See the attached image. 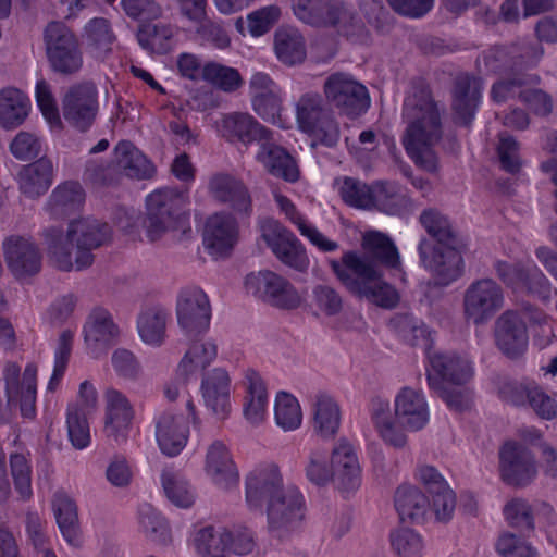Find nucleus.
Here are the masks:
<instances>
[{"label":"nucleus","instance_id":"obj_11","mask_svg":"<svg viewBox=\"0 0 557 557\" xmlns=\"http://www.w3.org/2000/svg\"><path fill=\"white\" fill-rule=\"evenodd\" d=\"M47 57L59 73L72 74L81 70L83 54L74 33L63 23L52 22L45 30Z\"/></svg>","mask_w":557,"mask_h":557},{"label":"nucleus","instance_id":"obj_62","mask_svg":"<svg viewBox=\"0 0 557 557\" xmlns=\"http://www.w3.org/2000/svg\"><path fill=\"white\" fill-rule=\"evenodd\" d=\"M304 469L307 480L317 486H324L335 479L323 455L318 450L309 454Z\"/></svg>","mask_w":557,"mask_h":557},{"label":"nucleus","instance_id":"obj_16","mask_svg":"<svg viewBox=\"0 0 557 557\" xmlns=\"http://www.w3.org/2000/svg\"><path fill=\"white\" fill-rule=\"evenodd\" d=\"M200 396L206 410L218 420H225L232 412V377L222 367L203 373Z\"/></svg>","mask_w":557,"mask_h":557},{"label":"nucleus","instance_id":"obj_1","mask_svg":"<svg viewBox=\"0 0 557 557\" xmlns=\"http://www.w3.org/2000/svg\"><path fill=\"white\" fill-rule=\"evenodd\" d=\"M403 119L407 123L403 145L408 156L422 170L435 173L438 158L434 146L441 140L443 128L441 110L428 86H412L404 101Z\"/></svg>","mask_w":557,"mask_h":557},{"label":"nucleus","instance_id":"obj_47","mask_svg":"<svg viewBox=\"0 0 557 557\" xmlns=\"http://www.w3.org/2000/svg\"><path fill=\"white\" fill-rule=\"evenodd\" d=\"M161 482L166 498L173 505L188 508L195 503V490L181 472L166 469L162 472Z\"/></svg>","mask_w":557,"mask_h":557},{"label":"nucleus","instance_id":"obj_51","mask_svg":"<svg viewBox=\"0 0 557 557\" xmlns=\"http://www.w3.org/2000/svg\"><path fill=\"white\" fill-rule=\"evenodd\" d=\"M537 81L536 75L509 73L508 77L499 79L493 85L492 98L496 102H505L516 97L522 100V94L527 86Z\"/></svg>","mask_w":557,"mask_h":557},{"label":"nucleus","instance_id":"obj_3","mask_svg":"<svg viewBox=\"0 0 557 557\" xmlns=\"http://www.w3.org/2000/svg\"><path fill=\"white\" fill-rule=\"evenodd\" d=\"M110 228L96 219L85 216L69 223L65 235L54 230L46 232L48 252L62 271L82 270L94 261L91 250L110 239Z\"/></svg>","mask_w":557,"mask_h":557},{"label":"nucleus","instance_id":"obj_60","mask_svg":"<svg viewBox=\"0 0 557 557\" xmlns=\"http://www.w3.org/2000/svg\"><path fill=\"white\" fill-rule=\"evenodd\" d=\"M504 515L511 527L529 532L534 530L532 507L527 500L511 499L504 507Z\"/></svg>","mask_w":557,"mask_h":557},{"label":"nucleus","instance_id":"obj_54","mask_svg":"<svg viewBox=\"0 0 557 557\" xmlns=\"http://www.w3.org/2000/svg\"><path fill=\"white\" fill-rule=\"evenodd\" d=\"M512 73L524 74L528 69L534 67L544 54L540 42L523 40L509 46Z\"/></svg>","mask_w":557,"mask_h":557},{"label":"nucleus","instance_id":"obj_20","mask_svg":"<svg viewBox=\"0 0 557 557\" xmlns=\"http://www.w3.org/2000/svg\"><path fill=\"white\" fill-rule=\"evenodd\" d=\"M202 242L205 249L213 259L225 258L238 242L236 220L224 212L209 215L203 226Z\"/></svg>","mask_w":557,"mask_h":557},{"label":"nucleus","instance_id":"obj_10","mask_svg":"<svg viewBox=\"0 0 557 557\" xmlns=\"http://www.w3.org/2000/svg\"><path fill=\"white\" fill-rule=\"evenodd\" d=\"M252 110L258 116L281 128H289L290 119L284 112V95L280 86L263 72H256L249 81Z\"/></svg>","mask_w":557,"mask_h":557},{"label":"nucleus","instance_id":"obj_28","mask_svg":"<svg viewBox=\"0 0 557 557\" xmlns=\"http://www.w3.org/2000/svg\"><path fill=\"white\" fill-rule=\"evenodd\" d=\"M209 196L220 203L228 205L236 212L249 213L251 199L242 181L233 175L216 173L207 184Z\"/></svg>","mask_w":557,"mask_h":557},{"label":"nucleus","instance_id":"obj_22","mask_svg":"<svg viewBox=\"0 0 557 557\" xmlns=\"http://www.w3.org/2000/svg\"><path fill=\"white\" fill-rule=\"evenodd\" d=\"M3 375L9 404L20 403L22 416L25 418H34L36 412L37 367L33 363L27 364L21 382L18 381L20 367L15 363H8L4 368Z\"/></svg>","mask_w":557,"mask_h":557},{"label":"nucleus","instance_id":"obj_37","mask_svg":"<svg viewBox=\"0 0 557 557\" xmlns=\"http://www.w3.org/2000/svg\"><path fill=\"white\" fill-rule=\"evenodd\" d=\"M169 312L159 306L148 307L140 311L136 329L140 341L150 347L158 348L165 343Z\"/></svg>","mask_w":557,"mask_h":557},{"label":"nucleus","instance_id":"obj_64","mask_svg":"<svg viewBox=\"0 0 557 557\" xmlns=\"http://www.w3.org/2000/svg\"><path fill=\"white\" fill-rule=\"evenodd\" d=\"M324 92L329 103L339 110H346L348 103V76L334 74L325 82Z\"/></svg>","mask_w":557,"mask_h":557},{"label":"nucleus","instance_id":"obj_8","mask_svg":"<svg viewBox=\"0 0 557 557\" xmlns=\"http://www.w3.org/2000/svg\"><path fill=\"white\" fill-rule=\"evenodd\" d=\"M505 302L502 286L492 278L472 282L462 296V314L467 323L483 325L487 323Z\"/></svg>","mask_w":557,"mask_h":557},{"label":"nucleus","instance_id":"obj_61","mask_svg":"<svg viewBox=\"0 0 557 557\" xmlns=\"http://www.w3.org/2000/svg\"><path fill=\"white\" fill-rule=\"evenodd\" d=\"M376 197V206L388 214H399L408 205V199L401 194L400 188L391 183H382L379 185Z\"/></svg>","mask_w":557,"mask_h":557},{"label":"nucleus","instance_id":"obj_38","mask_svg":"<svg viewBox=\"0 0 557 557\" xmlns=\"http://www.w3.org/2000/svg\"><path fill=\"white\" fill-rule=\"evenodd\" d=\"M216 356L218 347L212 339L194 342L178 362L176 374L183 380H189L209 367Z\"/></svg>","mask_w":557,"mask_h":557},{"label":"nucleus","instance_id":"obj_24","mask_svg":"<svg viewBox=\"0 0 557 557\" xmlns=\"http://www.w3.org/2000/svg\"><path fill=\"white\" fill-rule=\"evenodd\" d=\"M362 256L358 258L381 270L401 271V258L398 248L389 235L369 230L361 233Z\"/></svg>","mask_w":557,"mask_h":557},{"label":"nucleus","instance_id":"obj_30","mask_svg":"<svg viewBox=\"0 0 557 557\" xmlns=\"http://www.w3.org/2000/svg\"><path fill=\"white\" fill-rule=\"evenodd\" d=\"M497 347L509 357L521 355L528 346L527 326L513 311L504 312L495 322Z\"/></svg>","mask_w":557,"mask_h":557},{"label":"nucleus","instance_id":"obj_6","mask_svg":"<svg viewBox=\"0 0 557 557\" xmlns=\"http://www.w3.org/2000/svg\"><path fill=\"white\" fill-rule=\"evenodd\" d=\"M350 293L354 295L384 309L398 305L399 293L383 280L382 270L360 260L354 252H350Z\"/></svg>","mask_w":557,"mask_h":557},{"label":"nucleus","instance_id":"obj_53","mask_svg":"<svg viewBox=\"0 0 557 557\" xmlns=\"http://www.w3.org/2000/svg\"><path fill=\"white\" fill-rule=\"evenodd\" d=\"M74 336L75 330L66 329L63 330L58 337L54 349L53 371L47 385V391L49 392H54L58 388L65 373Z\"/></svg>","mask_w":557,"mask_h":557},{"label":"nucleus","instance_id":"obj_41","mask_svg":"<svg viewBox=\"0 0 557 557\" xmlns=\"http://www.w3.org/2000/svg\"><path fill=\"white\" fill-rule=\"evenodd\" d=\"M274 422L284 432H293L302 425L304 412L298 398L287 392L278 391L273 401Z\"/></svg>","mask_w":557,"mask_h":557},{"label":"nucleus","instance_id":"obj_52","mask_svg":"<svg viewBox=\"0 0 557 557\" xmlns=\"http://www.w3.org/2000/svg\"><path fill=\"white\" fill-rule=\"evenodd\" d=\"M85 201L82 186L76 182L60 185L51 195L49 206L51 213H64L79 208Z\"/></svg>","mask_w":557,"mask_h":557},{"label":"nucleus","instance_id":"obj_50","mask_svg":"<svg viewBox=\"0 0 557 557\" xmlns=\"http://www.w3.org/2000/svg\"><path fill=\"white\" fill-rule=\"evenodd\" d=\"M389 329L410 346H417L420 343H426V330L421 320L411 313H396L389 322Z\"/></svg>","mask_w":557,"mask_h":557},{"label":"nucleus","instance_id":"obj_42","mask_svg":"<svg viewBox=\"0 0 557 557\" xmlns=\"http://www.w3.org/2000/svg\"><path fill=\"white\" fill-rule=\"evenodd\" d=\"M115 163L129 177L148 178L154 173L153 164L128 141H121L116 146Z\"/></svg>","mask_w":557,"mask_h":557},{"label":"nucleus","instance_id":"obj_4","mask_svg":"<svg viewBox=\"0 0 557 557\" xmlns=\"http://www.w3.org/2000/svg\"><path fill=\"white\" fill-rule=\"evenodd\" d=\"M186 193L171 188L157 189L146 198V236L156 242L166 233L187 234L191 231L188 216L180 211L186 206Z\"/></svg>","mask_w":557,"mask_h":557},{"label":"nucleus","instance_id":"obj_49","mask_svg":"<svg viewBox=\"0 0 557 557\" xmlns=\"http://www.w3.org/2000/svg\"><path fill=\"white\" fill-rule=\"evenodd\" d=\"M280 16L281 10L278 7L267 5L249 13L246 20L243 17L237 18L235 26L242 35H245V24H247L248 34L252 37H260L273 27Z\"/></svg>","mask_w":557,"mask_h":557},{"label":"nucleus","instance_id":"obj_13","mask_svg":"<svg viewBox=\"0 0 557 557\" xmlns=\"http://www.w3.org/2000/svg\"><path fill=\"white\" fill-rule=\"evenodd\" d=\"M298 128L313 136L326 146H333L338 139V126L323 110L318 94H305L295 104Z\"/></svg>","mask_w":557,"mask_h":557},{"label":"nucleus","instance_id":"obj_34","mask_svg":"<svg viewBox=\"0 0 557 557\" xmlns=\"http://www.w3.org/2000/svg\"><path fill=\"white\" fill-rule=\"evenodd\" d=\"M342 420L341 407L333 396L325 393L315 395L311 405V424L318 436L324 440L335 437Z\"/></svg>","mask_w":557,"mask_h":557},{"label":"nucleus","instance_id":"obj_17","mask_svg":"<svg viewBox=\"0 0 557 557\" xmlns=\"http://www.w3.org/2000/svg\"><path fill=\"white\" fill-rule=\"evenodd\" d=\"M494 269L498 278L507 286L524 289L542 300L550 298L552 284L535 264L524 265L496 261Z\"/></svg>","mask_w":557,"mask_h":557},{"label":"nucleus","instance_id":"obj_7","mask_svg":"<svg viewBox=\"0 0 557 557\" xmlns=\"http://www.w3.org/2000/svg\"><path fill=\"white\" fill-rule=\"evenodd\" d=\"M197 420L193 399H186V411L176 412L172 409L159 411L154 417V434L160 450L170 457L180 455L189 440V424Z\"/></svg>","mask_w":557,"mask_h":557},{"label":"nucleus","instance_id":"obj_5","mask_svg":"<svg viewBox=\"0 0 557 557\" xmlns=\"http://www.w3.org/2000/svg\"><path fill=\"white\" fill-rule=\"evenodd\" d=\"M268 529L272 536L285 539L300 530L306 515L307 504L301 490L295 484H286L265 504Z\"/></svg>","mask_w":557,"mask_h":557},{"label":"nucleus","instance_id":"obj_44","mask_svg":"<svg viewBox=\"0 0 557 557\" xmlns=\"http://www.w3.org/2000/svg\"><path fill=\"white\" fill-rule=\"evenodd\" d=\"M30 109L28 97L16 88L0 91V125L12 128L26 119Z\"/></svg>","mask_w":557,"mask_h":557},{"label":"nucleus","instance_id":"obj_63","mask_svg":"<svg viewBox=\"0 0 557 557\" xmlns=\"http://www.w3.org/2000/svg\"><path fill=\"white\" fill-rule=\"evenodd\" d=\"M496 549L503 557H536L537 552L532 545L520 540L512 533H504L496 543Z\"/></svg>","mask_w":557,"mask_h":557},{"label":"nucleus","instance_id":"obj_27","mask_svg":"<svg viewBox=\"0 0 557 557\" xmlns=\"http://www.w3.org/2000/svg\"><path fill=\"white\" fill-rule=\"evenodd\" d=\"M120 329L110 312L95 308L88 314L83 326V337L88 354L98 357L109 345L120 337Z\"/></svg>","mask_w":557,"mask_h":557},{"label":"nucleus","instance_id":"obj_9","mask_svg":"<svg viewBox=\"0 0 557 557\" xmlns=\"http://www.w3.org/2000/svg\"><path fill=\"white\" fill-rule=\"evenodd\" d=\"M259 228L261 238L282 263L298 272L308 270L307 250L293 232L275 219L262 220Z\"/></svg>","mask_w":557,"mask_h":557},{"label":"nucleus","instance_id":"obj_56","mask_svg":"<svg viewBox=\"0 0 557 557\" xmlns=\"http://www.w3.org/2000/svg\"><path fill=\"white\" fill-rule=\"evenodd\" d=\"M174 29L169 25L145 26L139 29L137 38L140 46L156 53H165L172 48Z\"/></svg>","mask_w":557,"mask_h":557},{"label":"nucleus","instance_id":"obj_57","mask_svg":"<svg viewBox=\"0 0 557 557\" xmlns=\"http://www.w3.org/2000/svg\"><path fill=\"white\" fill-rule=\"evenodd\" d=\"M205 82L224 90H236L243 83L239 72L216 62L206 63V77Z\"/></svg>","mask_w":557,"mask_h":557},{"label":"nucleus","instance_id":"obj_14","mask_svg":"<svg viewBox=\"0 0 557 557\" xmlns=\"http://www.w3.org/2000/svg\"><path fill=\"white\" fill-rule=\"evenodd\" d=\"M499 473L504 483L522 488L537 475L534 455L525 446L507 442L499 450Z\"/></svg>","mask_w":557,"mask_h":557},{"label":"nucleus","instance_id":"obj_25","mask_svg":"<svg viewBox=\"0 0 557 557\" xmlns=\"http://www.w3.org/2000/svg\"><path fill=\"white\" fill-rule=\"evenodd\" d=\"M203 471L210 482L221 490L237 485L238 470L227 446L222 441H213L206 450Z\"/></svg>","mask_w":557,"mask_h":557},{"label":"nucleus","instance_id":"obj_40","mask_svg":"<svg viewBox=\"0 0 557 557\" xmlns=\"http://www.w3.org/2000/svg\"><path fill=\"white\" fill-rule=\"evenodd\" d=\"M231 539L227 530L205 527L193 533L189 545L199 557H225Z\"/></svg>","mask_w":557,"mask_h":557},{"label":"nucleus","instance_id":"obj_45","mask_svg":"<svg viewBox=\"0 0 557 557\" xmlns=\"http://www.w3.org/2000/svg\"><path fill=\"white\" fill-rule=\"evenodd\" d=\"M372 419L383 441L396 448H403L407 444L406 434L398 429L397 421L391 414L389 404L376 398L372 403Z\"/></svg>","mask_w":557,"mask_h":557},{"label":"nucleus","instance_id":"obj_21","mask_svg":"<svg viewBox=\"0 0 557 557\" xmlns=\"http://www.w3.org/2000/svg\"><path fill=\"white\" fill-rule=\"evenodd\" d=\"M2 249L7 265L15 277L25 278L39 272L41 256L30 237L11 235L4 239Z\"/></svg>","mask_w":557,"mask_h":557},{"label":"nucleus","instance_id":"obj_29","mask_svg":"<svg viewBox=\"0 0 557 557\" xmlns=\"http://www.w3.org/2000/svg\"><path fill=\"white\" fill-rule=\"evenodd\" d=\"M481 81L468 74L458 75L454 83L453 111L457 124L470 126L481 97Z\"/></svg>","mask_w":557,"mask_h":557},{"label":"nucleus","instance_id":"obj_48","mask_svg":"<svg viewBox=\"0 0 557 557\" xmlns=\"http://www.w3.org/2000/svg\"><path fill=\"white\" fill-rule=\"evenodd\" d=\"M83 38L89 53L96 59H104L111 51L114 36L104 18H94L84 28Z\"/></svg>","mask_w":557,"mask_h":557},{"label":"nucleus","instance_id":"obj_2","mask_svg":"<svg viewBox=\"0 0 557 557\" xmlns=\"http://www.w3.org/2000/svg\"><path fill=\"white\" fill-rule=\"evenodd\" d=\"M419 220L435 240L432 245L426 238L421 239L418 247L420 259L437 283L446 286L462 274L466 243L450 220L437 209L423 210Z\"/></svg>","mask_w":557,"mask_h":557},{"label":"nucleus","instance_id":"obj_15","mask_svg":"<svg viewBox=\"0 0 557 557\" xmlns=\"http://www.w3.org/2000/svg\"><path fill=\"white\" fill-rule=\"evenodd\" d=\"M286 486L280 467L272 461L253 467L245 478V500L250 510L262 511L264 504Z\"/></svg>","mask_w":557,"mask_h":557},{"label":"nucleus","instance_id":"obj_23","mask_svg":"<svg viewBox=\"0 0 557 557\" xmlns=\"http://www.w3.org/2000/svg\"><path fill=\"white\" fill-rule=\"evenodd\" d=\"M64 119L73 126L85 129L96 117L98 111L97 89L91 83L73 86L62 102Z\"/></svg>","mask_w":557,"mask_h":557},{"label":"nucleus","instance_id":"obj_18","mask_svg":"<svg viewBox=\"0 0 557 557\" xmlns=\"http://www.w3.org/2000/svg\"><path fill=\"white\" fill-rule=\"evenodd\" d=\"M176 318L186 334L207 330L211 320V306L207 294L198 287L182 289L177 297Z\"/></svg>","mask_w":557,"mask_h":557},{"label":"nucleus","instance_id":"obj_46","mask_svg":"<svg viewBox=\"0 0 557 557\" xmlns=\"http://www.w3.org/2000/svg\"><path fill=\"white\" fill-rule=\"evenodd\" d=\"M275 54L285 64H296L306 57L305 41L296 28H280L275 33Z\"/></svg>","mask_w":557,"mask_h":557},{"label":"nucleus","instance_id":"obj_26","mask_svg":"<svg viewBox=\"0 0 557 557\" xmlns=\"http://www.w3.org/2000/svg\"><path fill=\"white\" fill-rule=\"evenodd\" d=\"M242 386L244 419L250 425L262 424L269 413V393L262 375L253 369L245 370Z\"/></svg>","mask_w":557,"mask_h":557},{"label":"nucleus","instance_id":"obj_39","mask_svg":"<svg viewBox=\"0 0 557 557\" xmlns=\"http://www.w3.org/2000/svg\"><path fill=\"white\" fill-rule=\"evenodd\" d=\"M394 502L403 522L421 523L424 521L430 502L417 486L400 485L395 492Z\"/></svg>","mask_w":557,"mask_h":557},{"label":"nucleus","instance_id":"obj_35","mask_svg":"<svg viewBox=\"0 0 557 557\" xmlns=\"http://www.w3.org/2000/svg\"><path fill=\"white\" fill-rule=\"evenodd\" d=\"M256 159L271 174L287 182L294 183L299 177L295 160L285 149L271 143V133L260 140Z\"/></svg>","mask_w":557,"mask_h":557},{"label":"nucleus","instance_id":"obj_59","mask_svg":"<svg viewBox=\"0 0 557 557\" xmlns=\"http://www.w3.org/2000/svg\"><path fill=\"white\" fill-rule=\"evenodd\" d=\"M88 417L79 413L75 407L67 408V434L72 445L77 449H84L90 444Z\"/></svg>","mask_w":557,"mask_h":557},{"label":"nucleus","instance_id":"obj_58","mask_svg":"<svg viewBox=\"0 0 557 557\" xmlns=\"http://www.w3.org/2000/svg\"><path fill=\"white\" fill-rule=\"evenodd\" d=\"M36 102L41 111L46 122L52 131H58L61 127V117L59 110L51 92V88L47 82L39 79L35 88Z\"/></svg>","mask_w":557,"mask_h":557},{"label":"nucleus","instance_id":"obj_43","mask_svg":"<svg viewBox=\"0 0 557 557\" xmlns=\"http://www.w3.org/2000/svg\"><path fill=\"white\" fill-rule=\"evenodd\" d=\"M53 164L49 159L26 165L20 173V187L28 197H37L48 190L52 183Z\"/></svg>","mask_w":557,"mask_h":557},{"label":"nucleus","instance_id":"obj_55","mask_svg":"<svg viewBox=\"0 0 557 557\" xmlns=\"http://www.w3.org/2000/svg\"><path fill=\"white\" fill-rule=\"evenodd\" d=\"M392 549L399 557H422L424 543L422 536L412 529L400 528L391 532Z\"/></svg>","mask_w":557,"mask_h":557},{"label":"nucleus","instance_id":"obj_32","mask_svg":"<svg viewBox=\"0 0 557 557\" xmlns=\"http://www.w3.org/2000/svg\"><path fill=\"white\" fill-rule=\"evenodd\" d=\"M103 400L104 432L115 440L124 437L134 417L129 400L115 388H108L103 394Z\"/></svg>","mask_w":557,"mask_h":557},{"label":"nucleus","instance_id":"obj_19","mask_svg":"<svg viewBox=\"0 0 557 557\" xmlns=\"http://www.w3.org/2000/svg\"><path fill=\"white\" fill-rule=\"evenodd\" d=\"M426 380L430 389L441 391L447 384L462 385L472 376L470 363L453 352H434L429 357Z\"/></svg>","mask_w":557,"mask_h":557},{"label":"nucleus","instance_id":"obj_31","mask_svg":"<svg viewBox=\"0 0 557 557\" xmlns=\"http://www.w3.org/2000/svg\"><path fill=\"white\" fill-rule=\"evenodd\" d=\"M395 419L408 431H419L429 421V408L424 397L417 391L405 387L395 399Z\"/></svg>","mask_w":557,"mask_h":557},{"label":"nucleus","instance_id":"obj_33","mask_svg":"<svg viewBox=\"0 0 557 557\" xmlns=\"http://www.w3.org/2000/svg\"><path fill=\"white\" fill-rule=\"evenodd\" d=\"M275 203L278 210L284 214L285 219L289 221L300 233L301 236L307 238L319 250L329 252L337 249V244L329 239L322 234L318 227L311 223L295 206V203L286 196L277 190L273 193Z\"/></svg>","mask_w":557,"mask_h":557},{"label":"nucleus","instance_id":"obj_12","mask_svg":"<svg viewBox=\"0 0 557 557\" xmlns=\"http://www.w3.org/2000/svg\"><path fill=\"white\" fill-rule=\"evenodd\" d=\"M245 290L272 306L295 309L304 302V297L287 280L272 271L252 272L245 277Z\"/></svg>","mask_w":557,"mask_h":557},{"label":"nucleus","instance_id":"obj_36","mask_svg":"<svg viewBox=\"0 0 557 557\" xmlns=\"http://www.w3.org/2000/svg\"><path fill=\"white\" fill-rule=\"evenodd\" d=\"M218 132L228 140H240L243 143L260 141L265 138L270 131L258 123L248 113H234L223 116L216 124Z\"/></svg>","mask_w":557,"mask_h":557}]
</instances>
